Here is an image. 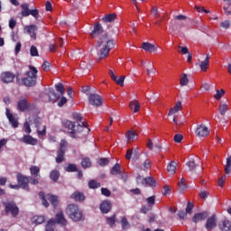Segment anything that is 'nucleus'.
Returning a JSON list of instances; mask_svg holds the SVG:
<instances>
[{
	"label": "nucleus",
	"instance_id": "1",
	"mask_svg": "<svg viewBox=\"0 0 231 231\" xmlns=\"http://www.w3.org/2000/svg\"><path fill=\"white\" fill-rule=\"evenodd\" d=\"M96 48H100L97 55L99 60H102L107 58L109 51L115 48V40H111L109 35L105 33L97 41Z\"/></svg>",
	"mask_w": 231,
	"mask_h": 231
},
{
	"label": "nucleus",
	"instance_id": "2",
	"mask_svg": "<svg viewBox=\"0 0 231 231\" xmlns=\"http://www.w3.org/2000/svg\"><path fill=\"white\" fill-rule=\"evenodd\" d=\"M67 216L74 221L75 223L79 221H82L84 217V214L82 213V209L79 208L78 205L76 204H69L67 206L66 210H65Z\"/></svg>",
	"mask_w": 231,
	"mask_h": 231
},
{
	"label": "nucleus",
	"instance_id": "3",
	"mask_svg": "<svg viewBox=\"0 0 231 231\" xmlns=\"http://www.w3.org/2000/svg\"><path fill=\"white\" fill-rule=\"evenodd\" d=\"M29 68L31 70L26 72V78L22 79V84L26 88H33L37 84L38 71L34 67L30 66Z\"/></svg>",
	"mask_w": 231,
	"mask_h": 231
},
{
	"label": "nucleus",
	"instance_id": "4",
	"mask_svg": "<svg viewBox=\"0 0 231 231\" xmlns=\"http://www.w3.org/2000/svg\"><path fill=\"white\" fill-rule=\"evenodd\" d=\"M5 207V216H12V217H16L19 216V207L14 201L3 202Z\"/></svg>",
	"mask_w": 231,
	"mask_h": 231
},
{
	"label": "nucleus",
	"instance_id": "5",
	"mask_svg": "<svg viewBox=\"0 0 231 231\" xmlns=\"http://www.w3.org/2000/svg\"><path fill=\"white\" fill-rule=\"evenodd\" d=\"M88 104L94 107H100L103 104L102 97L98 94L90 93L88 95Z\"/></svg>",
	"mask_w": 231,
	"mask_h": 231
},
{
	"label": "nucleus",
	"instance_id": "6",
	"mask_svg": "<svg viewBox=\"0 0 231 231\" xmlns=\"http://www.w3.org/2000/svg\"><path fill=\"white\" fill-rule=\"evenodd\" d=\"M66 149H68V142L61 140L60 143V150L58 151V155L56 157V162L58 163H62V162H64V154L66 153Z\"/></svg>",
	"mask_w": 231,
	"mask_h": 231
},
{
	"label": "nucleus",
	"instance_id": "7",
	"mask_svg": "<svg viewBox=\"0 0 231 231\" xmlns=\"http://www.w3.org/2000/svg\"><path fill=\"white\" fill-rule=\"evenodd\" d=\"M140 156H142V151H140L138 148H134V150H127L125 158L126 160H131L132 158L133 162H138V160H140Z\"/></svg>",
	"mask_w": 231,
	"mask_h": 231
},
{
	"label": "nucleus",
	"instance_id": "8",
	"mask_svg": "<svg viewBox=\"0 0 231 231\" xmlns=\"http://www.w3.org/2000/svg\"><path fill=\"white\" fill-rule=\"evenodd\" d=\"M5 116H7L9 124H11L12 127H14V129L19 127V116H17V114L14 115L10 113V109L6 108Z\"/></svg>",
	"mask_w": 231,
	"mask_h": 231
},
{
	"label": "nucleus",
	"instance_id": "9",
	"mask_svg": "<svg viewBox=\"0 0 231 231\" xmlns=\"http://www.w3.org/2000/svg\"><path fill=\"white\" fill-rule=\"evenodd\" d=\"M89 129H88V124L81 122L78 123L77 126L75 128V134H79V138H83V136H86V133H88Z\"/></svg>",
	"mask_w": 231,
	"mask_h": 231
},
{
	"label": "nucleus",
	"instance_id": "10",
	"mask_svg": "<svg viewBox=\"0 0 231 231\" xmlns=\"http://www.w3.org/2000/svg\"><path fill=\"white\" fill-rule=\"evenodd\" d=\"M37 30H39L37 25L31 24V25L24 26L23 32L27 33L28 35H30V38L33 39V41H35L37 39V32H36Z\"/></svg>",
	"mask_w": 231,
	"mask_h": 231
},
{
	"label": "nucleus",
	"instance_id": "11",
	"mask_svg": "<svg viewBox=\"0 0 231 231\" xmlns=\"http://www.w3.org/2000/svg\"><path fill=\"white\" fill-rule=\"evenodd\" d=\"M63 125L66 129H68L69 132V136L71 138H80L81 135L75 134V129L77 127V125L71 121H65L63 123Z\"/></svg>",
	"mask_w": 231,
	"mask_h": 231
},
{
	"label": "nucleus",
	"instance_id": "12",
	"mask_svg": "<svg viewBox=\"0 0 231 231\" xmlns=\"http://www.w3.org/2000/svg\"><path fill=\"white\" fill-rule=\"evenodd\" d=\"M102 33H104V27H102V24L100 23L97 22L94 24L93 31L90 32V37L92 39H98V37H100Z\"/></svg>",
	"mask_w": 231,
	"mask_h": 231
},
{
	"label": "nucleus",
	"instance_id": "13",
	"mask_svg": "<svg viewBox=\"0 0 231 231\" xmlns=\"http://www.w3.org/2000/svg\"><path fill=\"white\" fill-rule=\"evenodd\" d=\"M16 179L18 181V185H20L21 189H24L25 190H28L29 189V183H30V179L21 173H18L16 175Z\"/></svg>",
	"mask_w": 231,
	"mask_h": 231
},
{
	"label": "nucleus",
	"instance_id": "14",
	"mask_svg": "<svg viewBox=\"0 0 231 231\" xmlns=\"http://www.w3.org/2000/svg\"><path fill=\"white\" fill-rule=\"evenodd\" d=\"M57 225H60L61 226H66L68 225V219H66V217L64 216V212L60 210L56 215L55 218H51Z\"/></svg>",
	"mask_w": 231,
	"mask_h": 231
},
{
	"label": "nucleus",
	"instance_id": "15",
	"mask_svg": "<svg viewBox=\"0 0 231 231\" xmlns=\"http://www.w3.org/2000/svg\"><path fill=\"white\" fill-rule=\"evenodd\" d=\"M209 133L208 127H207V125L204 124L199 125L195 131V134L199 136V138H205L206 136H208Z\"/></svg>",
	"mask_w": 231,
	"mask_h": 231
},
{
	"label": "nucleus",
	"instance_id": "16",
	"mask_svg": "<svg viewBox=\"0 0 231 231\" xmlns=\"http://www.w3.org/2000/svg\"><path fill=\"white\" fill-rule=\"evenodd\" d=\"M151 165H152L151 160L145 159L143 162H137L135 167L138 171H143L144 172H147V171L151 169Z\"/></svg>",
	"mask_w": 231,
	"mask_h": 231
},
{
	"label": "nucleus",
	"instance_id": "17",
	"mask_svg": "<svg viewBox=\"0 0 231 231\" xmlns=\"http://www.w3.org/2000/svg\"><path fill=\"white\" fill-rule=\"evenodd\" d=\"M0 79L4 84H10L11 82H14L15 75L10 71H5L1 74Z\"/></svg>",
	"mask_w": 231,
	"mask_h": 231
},
{
	"label": "nucleus",
	"instance_id": "18",
	"mask_svg": "<svg viewBox=\"0 0 231 231\" xmlns=\"http://www.w3.org/2000/svg\"><path fill=\"white\" fill-rule=\"evenodd\" d=\"M216 226H217V217L216 215H212L207 220L206 228L208 230H214Z\"/></svg>",
	"mask_w": 231,
	"mask_h": 231
},
{
	"label": "nucleus",
	"instance_id": "19",
	"mask_svg": "<svg viewBox=\"0 0 231 231\" xmlns=\"http://www.w3.org/2000/svg\"><path fill=\"white\" fill-rule=\"evenodd\" d=\"M46 95L48 97V102H57L59 100V95L55 93V90L53 88H49L46 90Z\"/></svg>",
	"mask_w": 231,
	"mask_h": 231
},
{
	"label": "nucleus",
	"instance_id": "20",
	"mask_svg": "<svg viewBox=\"0 0 231 231\" xmlns=\"http://www.w3.org/2000/svg\"><path fill=\"white\" fill-rule=\"evenodd\" d=\"M111 201L109 200H105L100 204V210L102 212V214H108V212H111Z\"/></svg>",
	"mask_w": 231,
	"mask_h": 231
},
{
	"label": "nucleus",
	"instance_id": "21",
	"mask_svg": "<svg viewBox=\"0 0 231 231\" xmlns=\"http://www.w3.org/2000/svg\"><path fill=\"white\" fill-rule=\"evenodd\" d=\"M208 217V212L205 211L202 213L195 214L193 217V223H199V221H203V219H207Z\"/></svg>",
	"mask_w": 231,
	"mask_h": 231
},
{
	"label": "nucleus",
	"instance_id": "22",
	"mask_svg": "<svg viewBox=\"0 0 231 231\" xmlns=\"http://www.w3.org/2000/svg\"><path fill=\"white\" fill-rule=\"evenodd\" d=\"M142 48L144 50V51H149L150 53H154V51L157 50L154 44L147 42H143Z\"/></svg>",
	"mask_w": 231,
	"mask_h": 231
},
{
	"label": "nucleus",
	"instance_id": "23",
	"mask_svg": "<svg viewBox=\"0 0 231 231\" xmlns=\"http://www.w3.org/2000/svg\"><path fill=\"white\" fill-rule=\"evenodd\" d=\"M219 230L221 231H231L230 220H223L218 224Z\"/></svg>",
	"mask_w": 231,
	"mask_h": 231
},
{
	"label": "nucleus",
	"instance_id": "24",
	"mask_svg": "<svg viewBox=\"0 0 231 231\" xmlns=\"http://www.w3.org/2000/svg\"><path fill=\"white\" fill-rule=\"evenodd\" d=\"M22 142H23V143H27L28 145H37V139L32 137V135H24Z\"/></svg>",
	"mask_w": 231,
	"mask_h": 231
},
{
	"label": "nucleus",
	"instance_id": "25",
	"mask_svg": "<svg viewBox=\"0 0 231 231\" xmlns=\"http://www.w3.org/2000/svg\"><path fill=\"white\" fill-rule=\"evenodd\" d=\"M17 107L20 111H26L28 107H30V104H28V101L26 99H20L17 103Z\"/></svg>",
	"mask_w": 231,
	"mask_h": 231
},
{
	"label": "nucleus",
	"instance_id": "26",
	"mask_svg": "<svg viewBox=\"0 0 231 231\" xmlns=\"http://www.w3.org/2000/svg\"><path fill=\"white\" fill-rule=\"evenodd\" d=\"M21 8H22V11H21L22 17H28V15H30V11H31L30 5L27 3L22 4Z\"/></svg>",
	"mask_w": 231,
	"mask_h": 231
},
{
	"label": "nucleus",
	"instance_id": "27",
	"mask_svg": "<svg viewBox=\"0 0 231 231\" xmlns=\"http://www.w3.org/2000/svg\"><path fill=\"white\" fill-rule=\"evenodd\" d=\"M71 199H75V201H84L86 199V196L83 195V193H80L79 191L74 192L70 196Z\"/></svg>",
	"mask_w": 231,
	"mask_h": 231
},
{
	"label": "nucleus",
	"instance_id": "28",
	"mask_svg": "<svg viewBox=\"0 0 231 231\" xmlns=\"http://www.w3.org/2000/svg\"><path fill=\"white\" fill-rule=\"evenodd\" d=\"M181 109V101H178L176 103V105L174 106V107H172L171 109H170L169 113H168V116H171L176 113H178V111H180Z\"/></svg>",
	"mask_w": 231,
	"mask_h": 231
},
{
	"label": "nucleus",
	"instance_id": "29",
	"mask_svg": "<svg viewBox=\"0 0 231 231\" xmlns=\"http://www.w3.org/2000/svg\"><path fill=\"white\" fill-rule=\"evenodd\" d=\"M115 19H116V14H106L101 21L103 23H114Z\"/></svg>",
	"mask_w": 231,
	"mask_h": 231
},
{
	"label": "nucleus",
	"instance_id": "30",
	"mask_svg": "<svg viewBox=\"0 0 231 231\" xmlns=\"http://www.w3.org/2000/svg\"><path fill=\"white\" fill-rule=\"evenodd\" d=\"M46 199H49L53 207H57V205H59V197L55 195L48 194L46 196Z\"/></svg>",
	"mask_w": 231,
	"mask_h": 231
},
{
	"label": "nucleus",
	"instance_id": "31",
	"mask_svg": "<svg viewBox=\"0 0 231 231\" xmlns=\"http://www.w3.org/2000/svg\"><path fill=\"white\" fill-rule=\"evenodd\" d=\"M126 140L127 142H133L134 138H138V134L134 133L133 130H129L126 132Z\"/></svg>",
	"mask_w": 231,
	"mask_h": 231
},
{
	"label": "nucleus",
	"instance_id": "32",
	"mask_svg": "<svg viewBox=\"0 0 231 231\" xmlns=\"http://www.w3.org/2000/svg\"><path fill=\"white\" fill-rule=\"evenodd\" d=\"M227 111H228V105L223 104L222 102H220V105L218 106L219 115H221V116H225Z\"/></svg>",
	"mask_w": 231,
	"mask_h": 231
},
{
	"label": "nucleus",
	"instance_id": "33",
	"mask_svg": "<svg viewBox=\"0 0 231 231\" xmlns=\"http://www.w3.org/2000/svg\"><path fill=\"white\" fill-rule=\"evenodd\" d=\"M178 163L176 162L172 161L167 166V171L170 174H176V166Z\"/></svg>",
	"mask_w": 231,
	"mask_h": 231
},
{
	"label": "nucleus",
	"instance_id": "34",
	"mask_svg": "<svg viewBox=\"0 0 231 231\" xmlns=\"http://www.w3.org/2000/svg\"><path fill=\"white\" fill-rule=\"evenodd\" d=\"M31 171V174L32 176L37 177V178H41V168H39V166H32L30 168Z\"/></svg>",
	"mask_w": 231,
	"mask_h": 231
},
{
	"label": "nucleus",
	"instance_id": "35",
	"mask_svg": "<svg viewBox=\"0 0 231 231\" xmlns=\"http://www.w3.org/2000/svg\"><path fill=\"white\" fill-rule=\"evenodd\" d=\"M45 219L43 216H34L32 217V223H34L35 225H42Z\"/></svg>",
	"mask_w": 231,
	"mask_h": 231
},
{
	"label": "nucleus",
	"instance_id": "36",
	"mask_svg": "<svg viewBox=\"0 0 231 231\" xmlns=\"http://www.w3.org/2000/svg\"><path fill=\"white\" fill-rule=\"evenodd\" d=\"M121 226H122L123 230H129V228H131V224H129L127 217H123L121 218Z\"/></svg>",
	"mask_w": 231,
	"mask_h": 231
},
{
	"label": "nucleus",
	"instance_id": "37",
	"mask_svg": "<svg viewBox=\"0 0 231 231\" xmlns=\"http://www.w3.org/2000/svg\"><path fill=\"white\" fill-rule=\"evenodd\" d=\"M50 178L51 180H52V181L57 182L59 181V178H60V173L59 172V171L53 170L51 171Z\"/></svg>",
	"mask_w": 231,
	"mask_h": 231
},
{
	"label": "nucleus",
	"instance_id": "38",
	"mask_svg": "<svg viewBox=\"0 0 231 231\" xmlns=\"http://www.w3.org/2000/svg\"><path fill=\"white\" fill-rule=\"evenodd\" d=\"M81 166L83 169H89V167H91V160L88 157H83L81 160Z\"/></svg>",
	"mask_w": 231,
	"mask_h": 231
},
{
	"label": "nucleus",
	"instance_id": "39",
	"mask_svg": "<svg viewBox=\"0 0 231 231\" xmlns=\"http://www.w3.org/2000/svg\"><path fill=\"white\" fill-rule=\"evenodd\" d=\"M110 173L115 176L116 174H122V170L120 164L116 163L115 166L111 169Z\"/></svg>",
	"mask_w": 231,
	"mask_h": 231
},
{
	"label": "nucleus",
	"instance_id": "40",
	"mask_svg": "<svg viewBox=\"0 0 231 231\" xmlns=\"http://www.w3.org/2000/svg\"><path fill=\"white\" fill-rule=\"evenodd\" d=\"M149 208H152L156 203V196L149 197L145 199Z\"/></svg>",
	"mask_w": 231,
	"mask_h": 231
},
{
	"label": "nucleus",
	"instance_id": "41",
	"mask_svg": "<svg viewBox=\"0 0 231 231\" xmlns=\"http://www.w3.org/2000/svg\"><path fill=\"white\" fill-rule=\"evenodd\" d=\"M225 172H226V174H230V172H231V155H228L226 158Z\"/></svg>",
	"mask_w": 231,
	"mask_h": 231
},
{
	"label": "nucleus",
	"instance_id": "42",
	"mask_svg": "<svg viewBox=\"0 0 231 231\" xmlns=\"http://www.w3.org/2000/svg\"><path fill=\"white\" fill-rule=\"evenodd\" d=\"M187 166L189 167V170L190 171H196V167H200L199 162L196 163V162H194V161L188 162Z\"/></svg>",
	"mask_w": 231,
	"mask_h": 231
},
{
	"label": "nucleus",
	"instance_id": "43",
	"mask_svg": "<svg viewBox=\"0 0 231 231\" xmlns=\"http://www.w3.org/2000/svg\"><path fill=\"white\" fill-rule=\"evenodd\" d=\"M144 184L149 185V187H156V180L152 177H147Z\"/></svg>",
	"mask_w": 231,
	"mask_h": 231
},
{
	"label": "nucleus",
	"instance_id": "44",
	"mask_svg": "<svg viewBox=\"0 0 231 231\" xmlns=\"http://www.w3.org/2000/svg\"><path fill=\"white\" fill-rule=\"evenodd\" d=\"M180 86H188L189 85V78L187 77V74L183 73L181 75V78L180 79Z\"/></svg>",
	"mask_w": 231,
	"mask_h": 231
},
{
	"label": "nucleus",
	"instance_id": "45",
	"mask_svg": "<svg viewBox=\"0 0 231 231\" xmlns=\"http://www.w3.org/2000/svg\"><path fill=\"white\" fill-rule=\"evenodd\" d=\"M39 196L41 198V199L42 200V205L43 207H45L46 208H48V207H50V203L48 202V200H46V196L44 195L43 191H41L39 193Z\"/></svg>",
	"mask_w": 231,
	"mask_h": 231
},
{
	"label": "nucleus",
	"instance_id": "46",
	"mask_svg": "<svg viewBox=\"0 0 231 231\" xmlns=\"http://www.w3.org/2000/svg\"><path fill=\"white\" fill-rule=\"evenodd\" d=\"M208 64H209L208 58L201 61L199 65L201 71H207V69H208Z\"/></svg>",
	"mask_w": 231,
	"mask_h": 231
},
{
	"label": "nucleus",
	"instance_id": "47",
	"mask_svg": "<svg viewBox=\"0 0 231 231\" xmlns=\"http://www.w3.org/2000/svg\"><path fill=\"white\" fill-rule=\"evenodd\" d=\"M55 88H56V91H58V93H60L61 96L64 95V93L66 91L64 89V85H62V83L56 84Z\"/></svg>",
	"mask_w": 231,
	"mask_h": 231
},
{
	"label": "nucleus",
	"instance_id": "48",
	"mask_svg": "<svg viewBox=\"0 0 231 231\" xmlns=\"http://www.w3.org/2000/svg\"><path fill=\"white\" fill-rule=\"evenodd\" d=\"M116 217V215H114V216L109 217L106 218V223H107V225H109V226H112V227L115 226Z\"/></svg>",
	"mask_w": 231,
	"mask_h": 231
},
{
	"label": "nucleus",
	"instance_id": "49",
	"mask_svg": "<svg viewBox=\"0 0 231 231\" xmlns=\"http://www.w3.org/2000/svg\"><path fill=\"white\" fill-rule=\"evenodd\" d=\"M40 180H41V177L32 176L29 179V183H31V185H39Z\"/></svg>",
	"mask_w": 231,
	"mask_h": 231
},
{
	"label": "nucleus",
	"instance_id": "50",
	"mask_svg": "<svg viewBox=\"0 0 231 231\" xmlns=\"http://www.w3.org/2000/svg\"><path fill=\"white\" fill-rule=\"evenodd\" d=\"M223 95H225L224 89L217 90L216 94L214 95V98H216V100H221Z\"/></svg>",
	"mask_w": 231,
	"mask_h": 231
},
{
	"label": "nucleus",
	"instance_id": "51",
	"mask_svg": "<svg viewBox=\"0 0 231 231\" xmlns=\"http://www.w3.org/2000/svg\"><path fill=\"white\" fill-rule=\"evenodd\" d=\"M65 171L67 172H77V165L75 164H69L66 168Z\"/></svg>",
	"mask_w": 231,
	"mask_h": 231
},
{
	"label": "nucleus",
	"instance_id": "52",
	"mask_svg": "<svg viewBox=\"0 0 231 231\" xmlns=\"http://www.w3.org/2000/svg\"><path fill=\"white\" fill-rule=\"evenodd\" d=\"M180 190L183 192L187 189V184H185V179H180V181L178 183Z\"/></svg>",
	"mask_w": 231,
	"mask_h": 231
},
{
	"label": "nucleus",
	"instance_id": "53",
	"mask_svg": "<svg viewBox=\"0 0 231 231\" xmlns=\"http://www.w3.org/2000/svg\"><path fill=\"white\" fill-rule=\"evenodd\" d=\"M29 15H32L36 20L39 19V17H41V15L39 14V10L37 9H31V11L29 12Z\"/></svg>",
	"mask_w": 231,
	"mask_h": 231
},
{
	"label": "nucleus",
	"instance_id": "54",
	"mask_svg": "<svg viewBox=\"0 0 231 231\" xmlns=\"http://www.w3.org/2000/svg\"><path fill=\"white\" fill-rule=\"evenodd\" d=\"M30 53L32 57H39V51L37 50V47L33 45L30 49Z\"/></svg>",
	"mask_w": 231,
	"mask_h": 231
},
{
	"label": "nucleus",
	"instance_id": "55",
	"mask_svg": "<svg viewBox=\"0 0 231 231\" xmlns=\"http://www.w3.org/2000/svg\"><path fill=\"white\" fill-rule=\"evenodd\" d=\"M89 189H98L100 187V183L97 182L96 180H90L88 182Z\"/></svg>",
	"mask_w": 231,
	"mask_h": 231
},
{
	"label": "nucleus",
	"instance_id": "56",
	"mask_svg": "<svg viewBox=\"0 0 231 231\" xmlns=\"http://www.w3.org/2000/svg\"><path fill=\"white\" fill-rule=\"evenodd\" d=\"M193 208H194V204H192V202H188L186 207V214H192Z\"/></svg>",
	"mask_w": 231,
	"mask_h": 231
},
{
	"label": "nucleus",
	"instance_id": "57",
	"mask_svg": "<svg viewBox=\"0 0 231 231\" xmlns=\"http://www.w3.org/2000/svg\"><path fill=\"white\" fill-rule=\"evenodd\" d=\"M220 27L224 28L225 30H228V28H230V21L226 20L224 22L220 23Z\"/></svg>",
	"mask_w": 231,
	"mask_h": 231
},
{
	"label": "nucleus",
	"instance_id": "58",
	"mask_svg": "<svg viewBox=\"0 0 231 231\" xmlns=\"http://www.w3.org/2000/svg\"><path fill=\"white\" fill-rule=\"evenodd\" d=\"M72 116L74 120H77V122H80V124H82V115H80L79 113H73Z\"/></svg>",
	"mask_w": 231,
	"mask_h": 231
},
{
	"label": "nucleus",
	"instance_id": "59",
	"mask_svg": "<svg viewBox=\"0 0 231 231\" xmlns=\"http://www.w3.org/2000/svg\"><path fill=\"white\" fill-rule=\"evenodd\" d=\"M98 164L104 167V165H107L109 163V159L107 158H101L98 160Z\"/></svg>",
	"mask_w": 231,
	"mask_h": 231
},
{
	"label": "nucleus",
	"instance_id": "60",
	"mask_svg": "<svg viewBox=\"0 0 231 231\" xmlns=\"http://www.w3.org/2000/svg\"><path fill=\"white\" fill-rule=\"evenodd\" d=\"M136 182L138 185H145V178H143V176H142V175H139L136 178Z\"/></svg>",
	"mask_w": 231,
	"mask_h": 231
},
{
	"label": "nucleus",
	"instance_id": "61",
	"mask_svg": "<svg viewBox=\"0 0 231 231\" xmlns=\"http://www.w3.org/2000/svg\"><path fill=\"white\" fill-rule=\"evenodd\" d=\"M124 80H125V76H121L118 79V77L116 78V80H114L118 86L124 87Z\"/></svg>",
	"mask_w": 231,
	"mask_h": 231
},
{
	"label": "nucleus",
	"instance_id": "62",
	"mask_svg": "<svg viewBox=\"0 0 231 231\" xmlns=\"http://www.w3.org/2000/svg\"><path fill=\"white\" fill-rule=\"evenodd\" d=\"M101 193L103 196H106V198H109V196H111V191L107 188H102Z\"/></svg>",
	"mask_w": 231,
	"mask_h": 231
},
{
	"label": "nucleus",
	"instance_id": "63",
	"mask_svg": "<svg viewBox=\"0 0 231 231\" xmlns=\"http://www.w3.org/2000/svg\"><path fill=\"white\" fill-rule=\"evenodd\" d=\"M23 129L24 132L27 133V134H30V133H32V128H30V124H28V122H25L23 124Z\"/></svg>",
	"mask_w": 231,
	"mask_h": 231
},
{
	"label": "nucleus",
	"instance_id": "64",
	"mask_svg": "<svg viewBox=\"0 0 231 231\" xmlns=\"http://www.w3.org/2000/svg\"><path fill=\"white\" fill-rule=\"evenodd\" d=\"M152 14L154 15V17H160V13L158 12V7L152 6L151 10Z\"/></svg>",
	"mask_w": 231,
	"mask_h": 231
}]
</instances>
